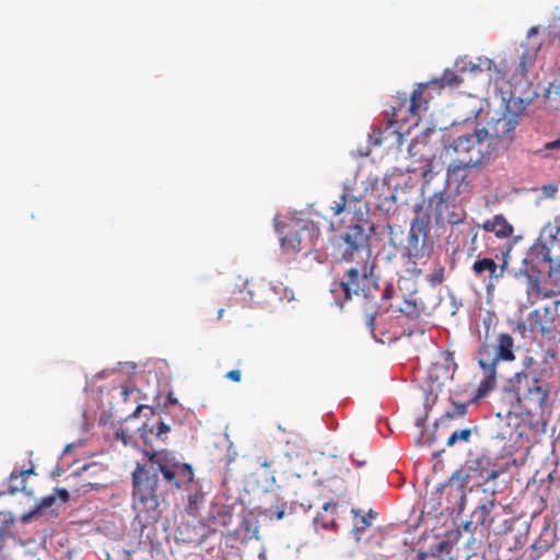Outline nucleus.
Segmentation results:
<instances>
[{
    "label": "nucleus",
    "mask_w": 560,
    "mask_h": 560,
    "mask_svg": "<svg viewBox=\"0 0 560 560\" xmlns=\"http://www.w3.org/2000/svg\"><path fill=\"white\" fill-rule=\"evenodd\" d=\"M468 235L470 236V245L467 249V254L470 257H480L479 246V233L474 229L469 230Z\"/></svg>",
    "instance_id": "35"
},
{
    "label": "nucleus",
    "mask_w": 560,
    "mask_h": 560,
    "mask_svg": "<svg viewBox=\"0 0 560 560\" xmlns=\"http://www.w3.org/2000/svg\"><path fill=\"white\" fill-rule=\"evenodd\" d=\"M354 479L357 480L358 489L369 483L363 481V469H355V474L352 472V480Z\"/></svg>",
    "instance_id": "43"
},
{
    "label": "nucleus",
    "mask_w": 560,
    "mask_h": 560,
    "mask_svg": "<svg viewBox=\"0 0 560 560\" xmlns=\"http://www.w3.org/2000/svg\"><path fill=\"white\" fill-rule=\"evenodd\" d=\"M0 520L2 523H13V517L9 513H0Z\"/></svg>",
    "instance_id": "47"
},
{
    "label": "nucleus",
    "mask_w": 560,
    "mask_h": 560,
    "mask_svg": "<svg viewBox=\"0 0 560 560\" xmlns=\"http://www.w3.org/2000/svg\"><path fill=\"white\" fill-rule=\"evenodd\" d=\"M410 163L408 171L419 174L425 188L440 172L434 162L433 147L425 139H416L408 147Z\"/></svg>",
    "instance_id": "8"
},
{
    "label": "nucleus",
    "mask_w": 560,
    "mask_h": 560,
    "mask_svg": "<svg viewBox=\"0 0 560 560\" xmlns=\"http://www.w3.org/2000/svg\"><path fill=\"white\" fill-rule=\"evenodd\" d=\"M374 179H381V178L378 177L377 174H372L371 172L366 174L365 168L360 167L355 174V182L360 183V187L362 190L358 194V196L352 197V199L366 200L369 197L368 196L369 189L374 188V186H376V184L374 183Z\"/></svg>",
    "instance_id": "24"
},
{
    "label": "nucleus",
    "mask_w": 560,
    "mask_h": 560,
    "mask_svg": "<svg viewBox=\"0 0 560 560\" xmlns=\"http://www.w3.org/2000/svg\"><path fill=\"white\" fill-rule=\"evenodd\" d=\"M539 26H533L527 32L526 49L523 51L518 65V73L525 75L537 60L538 52L542 46V42L537 39Z\"/></svg>",
    "instance_id": "18"
},
{
    "label": "nucleus",
    "mask_w": 560,
    "mask_h": 560,
    "mask_svg": "<svg viewBox=\"0 0 560 560\" xmlns=\"http://www.w3.org/2000/svg\"><path fill=\"white\" fill-rule=\"evenodd\" d=\"M526 325L527 329L534 335H539L548 340H555L557 337L555 315L548 307L532 311L527 315L526 323H520L517 328L524 331Z\"/></svg>",
    "instance_id": "13"
},
{
    "label": "nucleus",
    "mask_w": 560,
    "mask_h": 560,
    "mask_svg": "<svg viewBox=\"0 0 560 560\" xmlns=\"http://www.w3.org/2000/svg\"><path fill=\"white\" fill-rule=\"evenodd\" d=\"M518 124L517 115L510 112L503 113L499 118H492L483 129L485 136L491 150L497 155L500 144L503 141L510 142L512 140V132Z\"/></svg>",
    "instance_id": "10"
},
{
    "label": "nucleus",
    "mask_w": 560,
    "mask_h": 560,
    "mask_svg": "<svg viewBox=\"0 0 560 560\" xmlns=\"http://www.w3.org/2000/svg\"><path fill=\"white\" fill-rule=\"evenodd\" d=\"M494 506V500H489L486 503L478 505L471 513V518L476 522V525L490 528L494 521V517L490 516Z\"/></svg>",
    "instance_id": "23"
},
{
    "label": "nucleus",
    "mask_w": 560,
    "mask_h": 560,
    "mask_svg": "<svg viewBox=\"0 0 560 560\" xmlns=\"http://www.w3.org/2000/svg\"><path fill=\"white\" fill-rule=\"evenodd\" d=\"M168 400H170V402H172V404H177V399H176V398H173L171 395L168 396Z\"/></svg>",
    "instance_id": "56"
},
{
    "label": "nucleus",
    "mask_w": 560,
    "mask_h": 560,
    "mask_svg": "<svg viewBox=\"0 0 560 560\" xmlns=\"http://www.w3.org/2000/svg\"><path fill=\"white\" fill-rule=\"evenodd\" d=\"M223 314H224V308H220L218 311V319H221L223 317Z\"/></svg>",
    "instance_id": "55"
},
{
    "label": "nucleus",
    "mask_w": 560,
    "mask_h": 560,
    "mask_svg": "<svg viewBox=\"0 0 560 560\" xmlns=\"http://www.w3.org/2000/svg\"><path fill=\"white\" fill-rule=\"evenodd\" d=\"M171 431V425L166 423L165 421L161 420L159 421L154 427H152L149 432L152 434H155V436L161 440H166V434Z\"/></svg>",
    "instance_id": "36"
},
{
    "label": "nucleus",
    "mask_w": 560,
    "mask_h": 560,
    "mask_svg": "<svg viewBox=\"0 0 560 560\" xmlns=\"http://www.w3.org/2000/svg\"><path fill=\"white\" fill-rule=\"evenodd\" d=\"M463 82V79L452 69H445L442 75L438 79L430 81L431 86H436L438 89L443 88H457Z\"/></svg>",
    "instance_id": "29"
},
{
    "label": "nucleus",
    "mask_w": 560,
    "mask_h": 560,
    "mask_svg": "<svg viewBox=\"0 0 560 560\" xmlns=\"http://www.w3.org/2000/svg\"><path fill=\"white\" fill-rule=\"evenodd\" d=\"M317 238L313 223H304L301 228L291 229L281 237V246L288 252L294 254L311 250Z\"/></svg>",
    "instance_id": "14"
},
{
    "label": "nucleus",
    "mask_w": 560,
    "mask_h": 560,
    "mask_svg": "<svg viewBox=\"0 0 560 560\" xmlns=\"http://www.w3.org/2000/svg\"><path fill=\"white\" fill-rule=\"evenodd\" d=\"M283 516H284V511L283 510L278 511L277 514H276L277 520H281V518H283Z\"/></svg>",
    "instance_id": "54"
},
{
    "label": "nucleus",
    "mask_w": 560,
    "mask_h": 560,
    "mask_svg": "<svg viewBox=\"0 0 560 560\" xmlns=\"http://www.w3.org/2000/svg\"><path fill=\"white\" fill-rule=\"evenodd\" d=\"M478 226L486 232L494 233L498 238H508L514 232L513 225L505 219L503 214H497L492 219L486 220Z\"/></svg>",
    "instance_id": "20"
},
{
    "label": "nucleus",
    "mask_w": 560,
    "mask_h": 560,
    "mask_svg": "<svg viewBox=\"0 0 560 560\" xmlns=\"http://www.w3.org/2000/svg\"><path fill=\"white\" fill-rule=\"evenodd\" d=\"M431 83H420L412 92L409 100H404L392 107L388 114L390 125H398L406 130V125H418L420 114L428 109V100L424 97V90L430 88Z\"/></svg>",
    "instance_id": "6"
},
{
    "label": "nucleus",
    "mask_w": 560,
    "mask_h": 560,
    "mask_svg": "<svg viewBox=\"0 0 560 560\" xmlns=\"http://www.w3.org/2000/svg\"><path fill=\"white\" fill-rule=\"evenodd\" d=\"M467 412V405L466 404H459V402H453V412H447L445 417L453 418L454 416L463 417Z\"/></svg>",
    "instance_id": "38"
},
{
    "label": "nucleus",
    "mask_w": 560,
    "mask_h": 560,
    "mask_svg": "<svg viewBox=\"0 0 560 560\" xmlns=\"http://www.w3.org/2000/svg\"><path fill=\"white\" fill-rule=\"evenodd\" d=\"M469 167L474 166L457 162L456 164H451L447 168L446 183L457 195L466 194L470 189V182L468 179Z\"/></svg>",
    "instance_id": "19"
},
{
    "label": "nucleus",
    "mask_w": 560,
    "mask_h": 560,
    "mask_svg": "<svg viewBox=\"0 0 560 560\" xmlns=\"http://www.w3.org/2000/svg\"><path fill=\"white\" fill-rule=\"evenodd\" d=\"M225 377L232 382L238 383L242 378V374L240 370H232L225 374Z\"/></svg>",
    "instance_id": "45"
},
{
    "label": "nucleus",
    "mask_w": 560,
    "mask_h": 560,
    "mask_svg": "<svg viewBox=\"0 0 560 560\" xmlns=\"http://www.w3.org/2000/svg\"><path fill=\"white\" fill-rule=\"evenodd\" d=\"M340 198L341 202H336L335 206L330 207L335 215H339L346 208V194H342Z\"/></svg>",
    "instance_id": "41"
},
{
    "label": "nucleus",
    "mask_w": 560,
    "mask_h": 560,
    "mask_svg": "<svg viewBox=\"0 0 560 560\" xmlns=\"http://www.w3.org/2000/svg\"><path fill=\"white\" fill-rule=\"evenodd\" d=\"M515 278L524 287L527 300L532 304L556 296L558 287H551L548 277L544 278L541 270L528 259L522 261L521 267L515 272Z\"/></svg>",
    "instance_id": "5"
},
{
    "label": "nucleus",
    "mask_w": 560,
    "mask_h": 560,
    "mask_svg": "<svg viewBox=\"0 0 560 560\" xmlns=\"http://www.w3.org/2000/svg\"><path fill=\"white\" fill-rule=\"evenodd\" d=\"M478 525H476V522H474V520H469V521H466L463 523L462 527L465 532H469V533H472L476 530Z\"/></svg>",
    "instance_id": "46"
},
{
    "label": "nucleus",
    "mask_w": 560,
    "mask_h": 560,
    "mask_svg": "<svg viewBox=\"0 0 560 560\" xmlns=\"http://www.w3.org/2000/svg\"><path fill=\"white\" fill-rule=\"evenodd\" d=\"M388 125L384 130L381 128H374L373 131L369 135V141L370 144L373 147L381 145L384 143V141L387 139V135L390 136H400V129L398 125H390L388 121Z\"/></svg>",
    "instance_id": "27"
},
{
    "label": "nucleus",
    "mask_w": 560,
    "mask_h": 560,
    "mask_svg": "<svg viewBox=\"0 0 560 560\" xmlns=\"http://www.w3.org/2000/svg\"><path fill=\"white\" fill-rule=\"evenodd\" d=\"M145 427H147V425H144V427H143V433H141V436H142V438H145V435H147Z\"/></svg>",
    "instance_id": "58"
},
{
    "label": "nucleus",
    "mask_w": 560,
    "mask_h": 560,
    "mask_svg": "<svg viewBox=\"0 0 560 560\" xmlns=\"http://www.w3.org/2000/svg\"><path fill=\"white\" fill-rule=\"evenodd\" d=\"M148 462L137 464L132 471V509L142 528L159 522L161 504L176 490L194 481L190 464L180 462L168 450L145 452Z\"/></svg>",
    "instance_id": "1"
},
{
    "label": "nucleus",
    "mask_w": 560,
    "mask_h": 560,
    "mask_svg": "<svg viewBox=\"0 0 560 560\" xmlns=\"http://www.w3.org/2000/svg\"><path fill=\"white\" fill-rule=\"evenodd\" d=\"M446 361H450L454 365V368H456V363L454 361V355L452 352L446 353Z\"/></svg>",
    "instance_id": "51"
},
{
    "label": "nucleus",
    "mask_w": 560,
    "mask_h": 560,
    "mask_svg": "<svg viewBox=\"0 0 560 560\" xmlns=\"http://www.w3.org/2000/svg\"><path fill=\"white\" fill-rule=\"evenodd\" d=\"M530 548L535 552V558H540L549 550L550 545L545 540H537L530 546Z\"/></svg>",
    "instance_id": "37"
},
{
    "label": "nucleus",
    "mask_w": 560,
    "mask_h": 560,
    "mask_svg": "<svg viewBox=\"0 0 560 560\" xmlns=\"http://www.w3.org/2000/svg\"><path fill=\"white\" fill-rule=\"evenodd\" d=\"M115 436L117 440L122 441L125 445L130 443L131 436L122 429L116 431Z\"/></svg>",
    "instance_id": "42"
},
{
    "label": "nucleus",
    "mask_w": 560,
    "mask_h": 560,
    "mask_svg": "<svg viewBox=\"0 0 560 560\" xmlns=\"http://www.w3.org/2000/svg\"><path fill=\"white\" fill-rule=\"evenodd\" d=\"M377 315H378V306H377L376 302L366 301L365 302V311L362 316L363 326L375 340L382 341L381 339L377 338L376 332H375L376 326H377L375 323V319H376Z\"/></svg>",
    "instance_id": "25"
},
{
    "label": "nucleus",
    "mask_w": 560,
    "mask_h": 560,
    "mask_svg": "<svg viewBox=\"0 0 560 560\" xmlns=\"http://www.w3.org/2000/svg\"><path fill=\"white\" fill-rule=\"evenodd\" d=\"M34 474V468L24 470H13L10 474V492H24L26 491V477Z\"/></svg>",
    "instance_id": "28"
},
{
    "label": "nucleus",
    "mask_w": 560,
    "mask_h": 560,
    "mask_svg": "<svg viewBox=\"0 0 560 560\" xmlns=\"http://www.w3.org/2000/svg\"><path fill=\"white\" fill-rule=\"evenodd\" d=\"M428 280H429V282L432 285H436V284L442 283L443 280H444V271H443V269H440V270L429 275Z\"/></svg>",
    "instance_id": "39"
},
{
    "label": "nucleus",
    "mask_w": 560,
    "mask_h": 560,
    "mask_svg": "<svg viewBox=\"0 0 560 560\" xmlns=\"http://www.w3.org/2000/svg\"><path fill=\"white\" fill-rule=\"evenodd\" d=\"M399 311L409 318H418L422 313V307L415 300H405Z\"/></svg>",
    "instance_id": "31"
},
{
    "label": "nucleus",
    "mask_w": 560,
    "mask_h": 560,
    "mask_svg": "<svg viewBox=\"0 0 560 560\" xmlns=\"http://www.w3.org/2000/svg\"><path fill=\"white\" fill-rule=\"evenodd\" d=\"M352 468L363 469V481L370 482L373 476V464L365 453H358L355 456L352 454Z\"/></svg>",
    "instance_id": "30"
},
{
    "label": "nucleus",
    "mask_w": 560,
    "mask_h": 560,
    "mask_svg": "<svg viewBox=\"0 0 560 560\" xmlns=\"http://www.w3.org/2000/svg\"><path fill=\"white\" fill-rule=\"evenodd\" d=\"M483 132H486L483 126L476 120L466 119L446 150L452 151L457 162L481 166L495 156Z\"/></svg>",
    "instance_id": "4"
},
{
    "label": "nucleus",
    "mask_w": 560,
    "mask_h": 560,
    "mask_svg": "<svg viewBox=\"0 0 560 560\" xmlns=\"http://www.w3.org/2000/svg\"><path fill=\"white\" fill-rule=\"evenodd\" d=\"M539 362H537L534 357L526 354L522 359V370L518 373H524L527 376L529 375V378H534V373L538 369Z\"/></svg>",
    "instance_id": "33"
},
{
    "label": "nucleus",
    "mask_w": 560,
    "mask_h": 560,
    "mask_svg": "<svg viewBox=\"0 0 560 560\" xmlns=\"http://www.w3.org/2000/svg\"><path fill=\"white\" fill-rule=\"evenodd\" d=\"M541 191H542L544 197H546V198H550V199H551V198H553V197H555L556 192L558 191V188H557V186H556V185H553V184H550V185H544V186L541 187Z\"/></svg>",
    "instance_id": "40"
},
{
    "label": "nucleus",
    "mask_w": 560,
    "mask_h": 560,
    "mask_svg": "<svg viewBox=\"0 0 560 560\" xmlns=\"http://www.w3.org/2000/svg\"><path fill=\"white\" fill-rule=\"evenodd\" d=\"M378 514L370 509L366 513L363 510L352 509V535L360 542H368L374 535L373 520Z\"/></svg>",
    "instance_id": "17"
},
{
    "label": "nucleus",
    "mask_w": 560,
    "mask_h": 560,
    "mask_svg": "<svg viewBox=\"0 0 560 560\" xmlns=\"http://www.w3.org/2000/svg\"><path fill=\"white\" fill-rule=\"evenodd\" d=\"M451 197L444 191L434 192L428 200V210L438 224H456L462 218L451 210Z\"/></svg>",
    "instance_id": "16"
},
{
    "label": "nucleus",
    "mask_w": 560,
    "mask_h": 560,
    "mask_svg": "<svg viewBox=\"0 0 560 560\" xmlns=\"http://www.w3.org/2000/svg\"><path fill=\"white\" fill-rule=\"evenodd\" d=\"M330 230L331 231H338L339 230V225L335 222H330Z\"/></svg>",
    "instance_id": "53"
},
{
    "label": "nucleus",
    "mask_w": 560,
    "mask_h": 560,
    "mask_svg": "<svg viewBox=\"0 0 560 560\" xmlns=\"http://www.w3.org/2000/svg\"><path fill=\"white\" fill-rule=\"evenodd\" d=\"M556 359L557 351L553 348H547L537 371L534 373V378H529V375L527 376L524 373H515L510 380V385L517 396L522 410L528 416L539 417L536 424L530 423V427L540 423L542 432L546 431L548 423V419L544 415V408L550 393L549 385L542 382L552 377Z\"/></svg>",
    "instance_id": "2"
},
{
    "label": "nucleus",
    "mask_w": 560,
    "mask_h": 560,
    "mask_svg": "<svg viewBox=\"0 0 560 560\" xmlns=\"http://www.w3.org/2000/svg\"><path fill=\"white\" fill-rule=\"evenodd\" d=\"M471 429L466 428L463 430L454 431L446 441L447 446L455 445L458 441L468 442L471 436Z\"/></svg>",
    "instance_id": "34"
},
{
    "label": "nucleus",
    "mask_w": 560,
    "mask_h": 560,
    "mask_svg": "<svg viewBox=\"0 0 560 560\" xmlns=\"http://www.w3.org/2000/svg\"><path fill=\"white\" fill-rule=\"evenodd\" d=\"M534 253L538 259L549 264L548 280L556 289V296L560 294V241L552 237L548 242L534 246Z\"/></svg>",
    "instance_id": "11"
},
{
    "label": "nucleus",
    "mask_w": 560,
    "mask_h": 560,
    "mask_svg": "<svg viewBox=\"0 0 560 560\" xmlns=\"http://www.w3.org/2000/svg\"><path fill=\"white\" fill-rule=\"evenodd\" d=\"M338 291H342V293H343V300L336 299V304L338 305L339 310L341 311L343 308L345 301L350 299V282L342 280L339 283H334V285L331 288V292L335 294Z\"/></svg>",
    "instance_id": "32"
},
{
    "label": "nucleus",
    "mask_w": 560,
    "mask_h": 560,
    "mask_svg": "<svg viewBox=\"0 0 560 560\" xmlns=\"http://www.w3.org/2000/svg\"><path fill=\"white\" fill-rule=\"evenodd\" d=\"M428 224L429 221L420 217L411 221L407 245L409 257L419 259L430 254L431 247L428 244Z\"/></svg>",
    "instance_id": "15"
},
{
    "label": "nucleus",
    "mask_w": 560,
    "mask_h": 560,
    "mask_svg": "<svg viewBox=\"0 0 560 560\" xmlns=\"http://www.w3.org/2000/svg\"><path fill=\"white\" fill-rule=\"evenodd\" d=\"M374 231L371 223L365 222L364 225L352 224V278L358 275L366 277L368 273L374 268V260L372 258V249L369 244L370 234Z\"/></svg>",
    "instance_id": "7"
},
{
    "label": "nucleus",
    "mask_w": 560,
    "mask_h": 560,
    "mask_svg": "<svg viewBox=\"0 0 560 560\" xmlns=\"http://www.w3.org/2000/svg\"><path fill=\"white\" fill-rule=\"evenodd\" d=\"M498 476V472L497 471H492L491 475H490V478H497Z\"/></svg>",
    "instance_id": "57"
},
{
    "label": "nucleus",
    "mask_w": 560,
    "mask_h": 560,
    "mask_svg": "<svg viewBox=\"0 0 560 560\" xmlns=\"http://www.w3.org/2000/svg\"><path fill=\"white\" fill-rule=\"evenodd\" d=\"M469 483V475L464 472L463 470H456L450 477L447 481V487L452 490L454 489L458 495V508L459 511L464 510L465 501H466V488Z\"/></svg>",
    "instance_id": "21"
},
{
    "label": "nucleus",
    "mask_w": 560,
    "mask_h": 560,
    "mask_svg": "<svg viewBox=\"0 0 560 560\" xmlns=\"http://www.w3.org/2000/svg\"><path fill=\"white\" fill-rule=\"evenodd\" d=\"M339 240H343L346 243L350 244V231L347 229L339 236Z\"/></svg>",
    "instance_id": "48"
},
{
    "label": "nucleus",
    "mask_w": 560,
    "mask_h": 560,
    "mask_svg": "<svg viewBox=\"0 0 560 560\" xmlns=\"http://www.w3.org/2000/svg\"><path fill=\"white\" fill-rule=\"evenodd\" d=\"M376 186L369 189L366 202L374 205L382 210H389L393 205H408L409 198L407 188H412L411 185L406 184V188H399V184L395 185L394 191L392 184L385 179H374Z\"/></svg>",
    "instance_id": "9"
},
{
    "label": "nucleus",
    "mask_w": 560,
    "mask_h": 560,
    "mask_svg": "<svg viewBox=\"0 0 560 560\" xmlns=\"http://www.w3.org/2000/svg\"><path fill=\"white\" fill-rule=\"evenodd\" d=\"M145 406L143 405H139L136 410L133 411V413L131 415V417H138L140 411L144 408Z\"/></svg>",
    "instance_id": "52"
},
{
    "label": "nucleus",
    "mask_w": 560,
    "mask_h": 560,
    "mask_svg": "<svg viewBox=\"0 0 560 560\" xmlns=\"http://www.w3.org/2000/svg\"><path fill=\"white\" fill-rule=\"evenodd\" d=\"M505 269V262L499 265L490 257H478L471 266L472 276L483 284L488 294L494 292L498 282L504 276Z\"/></svg>",
    "instance_id": "12"
},
{
    "label": "nucleus",
    "mask_w": 560,
    "mask_h": 560,
    "mask_svg": "<svg viewBox=\"0 0 560 560\" xmlns=\"http://www.w3.org/2000/svg\"><path fill=\"white\" fill-rule=\"evenodd\" d=\"M556 39H557V49L559 50V59L557 61V66H558V68L560 70V31L556 35Z\"/></svg>",
    "instance_id": "50"
},
{
    "label": "nucleus",
    "mask_w": 560,
    "mask_h": 560,
    "mask_svg": "<svg viewBox=\"0 0 560 560\" xmlns=\"http://www.w3.org/2000/svg\"><path fill=\"white\" fill-rule=\"evenodd\" d=\"M373 270L364 277L363 275H358L352 278V293L359 295L360 293L364 299H368L373 292L377 291V282L373 277Z\"/></svg>",
    "instance_id": "22"
},
{
    "label": "nucleus",
    "mask_w": 560,
    "mask_h": 560,
    "mask_svg": "<svg viewBox=\"0 0 560 560\" xmlns=\"http://www.w3.org/2000/svg\"><path fill=\"white\" fill-rule=\"evenodd\" d=\"M56 500H57V497L55 494H50V495L42 498L40 501L36 504V506L32 511L24 513L21 516V518H20L21 523L27 524V523L32 522L33 520L37 518L38 516H40L43 514V510L52 506L55 504Z\"/></svg>",
    "instance_id": "26"
},
{
    "label": "nucleus",
    "mask_w": 560,
    "mask_h": 560,
    "mask_svg": "<svg viewBox=\"0 0 560 560\" xmlns=\"http://www.w3.org/2000/svg\"><path fill=\"white\" fill-rule=\"evenodd\" d=\"M55 495L59 498L62 502H68L70 494L69 491L65 488H58L55 490Z\"/></svg>",
    "instance_id": "44"
},
{
    "label": "nucleus",
    "mask_w": 560,
    "mask_h": 560,
    "mask_svg": "<svg viewBox=\"0 0 560 560\" xmlns=\"http://www.w3.org/2000/svg\"><path fill=\"white\" fill-rule=\"evenodd\" d=\"M545 147H546V149L560 148V138L558 140H556V141L547 143Z\"/></svg>",
    "instance_id": "49"
},
{
    "label": "nucleus",
    "mask_w": 560,
    "mask_h": 560,
    "mask_svg": "<svg viewBox=\"0 0 560 560\" xmlns=\"http://www.w3.org/2000/svg\"><path fill=\"white\" fill-rule=\"evenodd\" d=\"M486 330L479 337L477 350L478 366L482 371L474 401L486 398L497 387V369L500 362H513L516 359L514 338L508 332H499L490 328V324L483 322Z\"/></svg>",
    "instance_id": "3"
}]
</instances>
